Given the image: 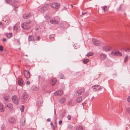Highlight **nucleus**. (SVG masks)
Masks as SVG:
<instances>
[{"mask_svg":"<svg viewBox=\"0 0 130 130\" xmlns=\"http://www.w3.org/2000/svg\"><path fill=\"white\" fill-rule=\"evenodd\" d=\"M31 23V21L28 20L26 22L22 24L21 25V27L22 28L24 29L27 30L29 29L30 26L29 24Z\"/></svg>","mask_w":130,"mask_h":130,"instance_id":"f257e3e1","label":"nucleus"},{"mask_svg":"<svg viewBox=\"0 0 130 130\" xmlns=\"http://www.w3.org/2000/svg\"><path fill=\"white\" fill-rule=\"evenodd\" d=\"M28 95L26 92H24L23 94L22 98L21 101L22 102H24L27 100L28 98Z\"/></svg>","mask_w":130,"mask_h":130,"instance_id":"f03ea898","label":"nucleus"},{"mask_svg":"<svg viewBox=\"0 0 130 130\" xmlns=\"http://www.w3.org/2000/svg\"><path fill=\"white\" fill-rule=\"evenodd\" d=\"M12 101L15 104H17L19 102L18 98L16 95L13 96L12 97Z\"/></svg>","mask_w":130,"mask_h":130,"instance_id":"7ed1b4c3","label":"nucleus"},{"mask_svg":"<svg viewBox=\"0 0 130 130\" xmlns=\"http://www.w3.org/2000/svg\"><path fill=\"white\" fill-rule=\"evenodd\" d=\"M60 4L58 3H53L51 4V6L53 8L58 9L59 7Z\"/></svg>","mask_w":130,"mask_h":130,"instance_id":"20e7f679","label":"nucleus"},{"mask_svg":"<svg viewBox=\"0 0 130 130\" xmlns=\"http://www.w3.org/2000/svg\"><path fill=\"white\" fill-rule=\"evenodd\" d=\"M57 79L55 78H52L50 81V84L52 86L54 85L56 83Z\"/></svg>","mask_w":130,"mask_h":130,"instance_id":"39448f33","label":"nucleus"},{"mask_svg":"<svg viewBox=\"0 0 130 130\" xmlns=\"http://www.w3.org/2000/svg\"><path fill=\"white\" fill-rule=\"evenodd\" d=\"M25 118L24 117H22L20 120V125H21L24 126L25 124Z\"/></svg>","mask_w":130,"mask_h":130,"instance_id":"423d86ee","label":"nucleus"},{"mask_svg":"<svg viewBox=\"0 0 130 130\" xmlns=\"http://www.w3.org/2000/svg\"><path fill=\"white\" fill-rule=\"evenodd\" d=\"M50 23L53 24H56L58 23L59 22V20H56L55 19H51L50 20Z\"/></svg>","mask_w":130,"mask_h":130,"instance_id":"0eeeda50","label":"nucleus"},{"mask_svg":"<svg viewBox=\"0 0 130 130\" xmlns=\"http://www.w3.org/2000/svg\"><path fill=\"white\" fill-rule=\"evenodd\" d=\"M92 41L94 44L96 46H99L100 44V42L99 41L95 39H92Z\"/></svg>","mask_w":130,"mask_h":130,"instance_id":"6e6552de","label":"nucleus"},{"mask_svg":"<svg viewBox=\"0 0 130 130\" xmlns=\"http://www.w3.org/2000/svg\"><path fill=\"white\" fill-rule=\"evenodd\" d=\"M84 91V89H80L78 90L75 93V95L77 96H78L81 94Z\"/></svg>","mask_w":130,"mask_h":130,"instance_id":"1a4fd4ad","label":"nucleus"},{"mask_svg":"<svg viewBox=\"0 0 130 130\" xmlns=\"http://www.w3.org/2000/svg\"><path fill=\"white\" fill-rule=\"evenodd\" d=\"M5 1L7 3L10 5H14V3H16L17 2L14 0H5Z\"/></svg>","mask_w":130,"mask_h":130,"instance_id":"9d476101","label":"nucleus"},{"mask_svg":"<svg viewBox=\"0 0 130 130\" xmlns=\"http://www.w3.org/2000/svg\"><path fill=\"white\" fill-rule=\"evenodd\" d=\"M63 92L62 90H60L55 92L54 94L55 96L61 95L63 94Z\"/></svg>","mask_w":130,"mask_h":130,"instance_id":"9b49d317","label":"nucleus"},{"mask_svg":"<svg viewBox=\"0 0 130 130\" xmlns=\"http://www.w3.org/2000/svg\"><path fill=\"white\" fill-rule=\"evenodd\" d=\"M111 54L112 55H114V56H120L122 55L121 53L119 52L118 51H112L111 53Z\"/></svg>","mask_w":130,"mask_h":130,"instance_id":"f8f14e48","label":"nucleus"},{"mask_svg":"<svg viewBox=\"0 0 130 130\" xmlns=\"http://www.w3.org/2000/svg\"><path fill=\"white\" fill-rule=\"evenodd\" d=\"M8 121L10 123L13 124L16 122V121L14 118H10L8 119Z\"/></svg>","mask_w":130,"mask_h":130,"instance_id":"ddd939ff","label":"nucleus"},{"mask_svg":"<svg viewBox=\"0 0 130 130\" xmlns=\"http://www.w3.org/2000/svg\"><path fill=\"white\" fill-rule=\"evenodd\" d=\"M100 58L101 60H104L106 59L107 58L106 55L104 54H102L100 55Z\"/></svg>","mask_w":130,"mask_h":130,"instance_id":"4468645a","label":"nucleus"},{"mask_svg":"<svg viewBox=\"0 0 130 130\" xmlns=\"http://www.w3.org/2000/svg\"><path fill=\"white\" fill-rule=\"evenodd\" d=\"M92 88L98 90H100L102 89L101 87L99 85H95L92 86Z\"/></svg>","mask_w":130,"mask_h":130,"instance_id":"2eb2a0df","label":"nucleus"},{"mask_svg":"<svg viewBox=\"0 0 130 130\" xmlns=\"http://www.w3.org/2000/svg\"><path fill=\"white\" fill-rule=\"evenodd\" d=\"M28 40L29 41H35V40L34 38V36L32 35H31L28 37Z\"/></svg>","mask_w":130,"mask_h":130,"instance_id":"dca6fc26","label":"nucleus"},{"mask_svg":"<svg viewBox=\"0 0 130 130\" xmlns=\"http://www.w3.org/2000/svg\"><path fill=\"white\" fill-rule=\"evenodd\" d=\"M31 14L30 13H28L25 14L23 15V17L24 19H26L28 18L30 16Z\"/></svg>","mask_w":130,"mask_h":130,"instance_id":"f3484780","label":"nucleus"},{"mask_svg":"<svg viewBox=\"0 0 130 130\" xmlns=\"http://www.w3.org/2000/svg\"><path fill=\"white\" fill-rule=\"evenodd\" d=\"M23 79L21 78H20L18 81L19 85L20 86H22L23 84Z\"/></svg>","mask_w":130,"mask_h":130,"instance_id":"a211bd4d","label":"nucleus"},{"mask_svg":"<svg viewBox=\"0 0 130 130\" xmlns=\"http://www.w3.org/2000/svg\"><path fill=\"white\" fill-rule=\"evenodd\" d=\"M5 110V109L3 107V104L0 103V111L1 112H4Z\"/></svg>","mask_w":130,"mask_h":130,"instance_id":"6ab92c4d","label":"nucleus"},{"mask_svg":"<svg viewBox=\"0 0 130 130\" xmlns=\"http://www.w3.org/2000/svg\"><path fill=\"white\" fill-rule=\"evenodd\" d=\"M6 107H8L10 110H11L13 108V105L12 104L9 103L7 105Z\"/></svg>","mask_w":130,"mask_h":130,"instance_id":"aec40b11","label":"nucleus"},{"mask_svg":"<svg viewBox=\"0 0 130 130\" xmlns=\"http://www.w3.org/2000/svg\"><path fill=\"white\" fill-rule=\"evenodd\" d=\"M49 6V4H47L45 5L44 6L42 7H43L44 10L45 11L48 8Z\"/></svg>","mask_w":130,"mask_h":130,"instance_id":"412c9836","label":"nucleus"},{"mask_svg":"<svg viewBox=\"0 0 130 130\" xmlns=\"http://www.w3.org/2000/svg\"><path fill=\"white\" fill-rule=\"evenodd\" d=\"M66 101L65 98H64L63 97L61 98L59 101V102L60 103H64Z\"/></svg>","mask_w":130,"mask_h":130,"instance_id":"4be33fe9","label":"nucleus"},{"mask_svg":"<svg viewBox=\"0 0 130 130\" xmlns=\"http://www.w3.org/2000/svg\"><path fill=\"white\" fill-rule=\"evenodd\" d=\"M82 101V99L81 97H79L76 100V102L77 103H79Z\"/></svg>","mask_w":130,"mask_h":130,"instance_id":"5701e85b","label":"nucleus"},{"mask_svg":"<svg viewBox=\"0 0 130 130\" xmlns=\"http://www.w3.org/2000/svg\"><path fill=\"white\" fill-rule=\"evenodd\" d=\"M12 33H7L6 35L7 38H10L12 36Z\"/></svg>","mask_w":130,"mask_h":130,"instance_id":"b1692460","label":"nucleus"},{"mask_svg":"<svg viewBox=\"0 0 130 130\" xmlns=\"http://www.w3.org/2000/svg\"><path fill=\"white\" fill-rule=\"evenodd\" d=\"M103 50L106 51H107L109 50V47L108 46H105L103 47Z\"/></svg>","mask_w":130,"mask_h":130,"instance_id":"393cba45","label":"nucleus"},{"mask_svg":"<svg viewBox=\"0 0 130 130\" xmlns=\"http://www.w3.org/2000/svg\"><path fill=\"white\" fill-rule=\"evenodd\" d=\"M107 7L106 6H104L103 7V10H104V12L107 11L108 10L107 9Z\"/></svg>","mask_w":130,"mask_h":130,"instance_id":"a878e982","label":"nucleus"},{"mask_svg":"<svg viewBox=\"0 0 130 130\" xmlns=\"http://www.w3.org/2000/svg\"><path fill=\"white\" fill-rule=\"evenodd\" d=\"M30 74H24L25 77L26 78H29L30 76Z\"/></svg>","mask_w":130,"mask_h":130,"instance_id":"bb28decb","label":"nucleus"},{"mask_svg":"<svg viewBox=\"0 0 130 130\" xmlns=\"http://www.w3.org/2000/svg\"><path fill=\"white\" fill-rule=\"evenodd\" d=\"M76 130H83V128L80 126H78L76 128Z\"/></svg>","mask_w":130,"mask_h":130,"instance_id":"cd10ccee","label":"nucleus"},{"mask_svg":"<svg viewBox=\"0 0 130 130\" xmlns=\"http://www.w3.org/2000/svg\"><path fill=\"white\" fill-rule=\"evenodd\" d=\"M5 22L7 24H9L10 23L11 21L9 19H7L5 20Z\"/></svg>","mask_w":130,"mask_h":130,"instance_id":"c85d7f7f","label":"nucleus"},{"mask_svg":"<svg viewBox=\"0 0 130 130\" xmlns=\"http://www.w3.org/2000/svg\"><path fill=\"white\" fill-rule=\"evenodd\" d=\"M94 54L93 52H89L87 54V56L88 57H89L91 56H92Z\"/></svg>","mask_w":130,"mask_h":130,"instance_id":"c756f323","label":"nucleus"},{"mask_svg":"<svg viewBox=\"0 0 130 130\" xmlns=\"http://www.w3.org/2000/svg\"><path fill=\"white\" fill-rule=\"evenodd\" d=\"M32 88L33 90H34L35 91H38V89H39L38 88L36 87L35 86H34Z\"/></svg>","mask_w":130,"mask_h":130,"instance_id":"7c9ffc66","label":"nucleus"},{"mask_svg":"<svg viewBox=\"0 0 130 130\" xmlns=\"http://www.w3.org/2000/svg\"><path fill=\"white\" fill-rule=\"evenodd\" d=\"M39 11L41 12H43L45 11L42 7L39 10Z\"/></svg>","mask_w":130,"mask_h":130,"instance_id":"2f4dec72","label":"nucleus"},{"mask_svg":"<svg viewBox=\"0 0 130 130\" xmlns=\"http://www.w3.org/2000/svg\"><path fill=\"white\" fill-rule=\"evenodd\" d=\"M73 127V126L71 124H70L69 125L68 128L70 130H71L72 129Z\"/></svg>","mask_w":130,"mask_h":130,"instance_id":"473e14b6","label":"nucleus"},{"mask_svg":"<svg viewBox=\"0 0 130 130\" xmlns=\"http://www.w3.org/2000/svg\"><path fill=\"white\" fill-rule=\"evenodd\" d=\"M128 60V56L127 55L126 56L125 58V59L124 60V63H125L126 61Z\"/></svg>","mask_w":130,"mask_h":130,"instance_id":"72a5a7b5","label":"nucleus"},{"mask_svg":"<svg viewBox=\"0 0 130 130\" xmlns=\"http://www.w3.org/2000/svg\"><path fill=\"white\" fill-rule=\"evenodd\" d=\"M24 106L23 105H22L20 107V110L22 112H23V110L24 108Z\"/></svg>","mask_w":130,"mask_h":130,"instance_id":"f704fd0d","label":"nucleus"},{"mask_svg":"<svg viewBox=\"0 0 130 130\" xmlns=\"http://www.w3.org/2000/svg\"><path fill=\"white\" fill-rule=\"evenodd\" d=\"M89 61V60L88 59H85L83 61V62L86 63H87Z\"/></svg>","mask_w":130,"mask_h":130,"instance_id":"c9c22d12","label":"nucleus"},{"mask_svg":"<svg viewBox=\"0 0 130 130\" xmlns=\"http://www.w3.org/2000/svg\"><path fill=\"white\" fill-rule=\"evenodd\" d=\"M18 27L16 25L14 26L13 27L14 29L15 30H17L18 29Z\"/></svg>","mask_w":130,"mask_h":130,"instance_id":"e433bc0d","label":"nucleus"},{"mask_svg":"<svg viewBox=\"0 0 130 130\" xmlns=\"http://www.w3.org/2000/svg\"><path fill=\"white\" fill-rule=\"evenodd\" d=\"M29 72L28 70H25L24 71V73H29Z\"/></svg>","mask_w":130,"mask_h":130,"instance_id":"4c0bfd02","label":"nucleus"},{"mask_svg":"<svg viewBox=\"0 0 130 130\" xmlns=\"http://www.w3.org/2000/svg\"><path fill=\"white\" fill-rule=\"evenodd\" d=\"M126 110L129 113H130V108L128 107L126 108Z\"/></svg>","mask_w":130,"mask_h":130,"instance_id":"58836bf2","label":"nucleus"},{"mask_svg":"<svg viewBox=\"0 0 130 130\" xmlns=\"http://www.w3.org/2000/svg\"><path fill=\"white\" fill-rule=\"evenodd\" d=\"M68 104L69 106H71L72 105V101L71 100L69 101L68 102Z\"/></svg>","mask_w":130,"mask_h":130,"instance_id":"ea45409f","label":"nucleus"},{"mask_svg":"<svg viewBox=\"0 0 130 130\" xmlns=\"http://www.w3.org/2000/svg\"><path fill=\"white\" fill-rule=\"evenodd\" d=\"M67 118L69 120H71V117L70 115H68L67 117Z\"/></svg>","mask_w":130,"mask_h":130,"instance_id":"a19ab883","label":"nucleus"},{"mask_svg":"<svg viewBox=\"0 0 130 130\" xmlns=\"http://www.w3.org/2000/svg\"><path fill=\"white\" fill-rule=\"evenodd\" d=\"M3 50V47L2 46H0V50L2 51Z\"/></svg>","mask_w":130,"mask_h":130,"instance_id":"79ce46f5","label":"nucleus"},{"mask_svg":"<svg viewBox=\"0 0 130 130\" xmlns=\"http://www.w3.org/2000/svg\"><path fill=\"white\" fill-rule=\"evenodd\" d=\"M122 8V6L120 5L119 7V8L117 10L118 11H119L121 10Z\"/></svg>","mask_w":130,"mask_h":130,"instance_id":"37998d69","label":"nucleus"},{"mask_svg":"<svg viewBox=\"0 0 130 130\" xmlns=\"http://www.w3.org/2000/svg\"><path fill=\"white\" fill-rule=\"evenodd\" d=\"M54 36H53L50 35L49 36V38L50 39H54Z\"/></svg>","mask_w":130,"mask_h":130,"instance_id":"c03bdc74","label":"nucleus"},{"mask_svg":"<svg viewBox=\"0 0 130 130\" xmlns=\"http://www.w3.org/2000/svg\"><path fill=\"white\" fill-rule=\"evenodd\" d=\"M62 120H60L59 122V124L60 125L62 124Z\"/></svg>","mask_w":130,"mask_h":130,"instance_id":"a18cd8bd","label":"nucleus"},{"mask_svg":"<svg viewBox=\"0 0 130 130\" xmlns=\"http://www.w3.org/2000/svg\"><path fill=\"white\" fill-rule=\"evenodd\" d=\"M30 84V82L29 81H27L26 83V85H29Z\"/></svg>","mask_w":130,"mask_h":130,"instance_id":"49530a36","label":"nucleus"},{"mask_svg":"<svg viewBox=\"0 0 130 130\" xmlns=\"http://www.w3.org/2000/svg\"><path fill=\"white\" fill-rule=\"evenodd\" d=\"M127 101L130 102V96L128 97L127 99Z\"/></svg>","mask_w":130,"mask_h":130,"instance_id":"de8ad7c7","label":"nucleus"},{"mask_svg":"<svg viewBox=\"0 0 130 130\" xmlns=\"http://www.w3.org/2000/svg\"><path fill=\"white\" fill-rule=\"evenodd\" d=\"M6 39L5 38H4L2 39V41L3 42H5L6 41Z\"/></svg>","mask_w":130,"mask_h":130,"instance_id":"09e8293b","label":"nucleus"},{"mask_svg":"<svg viewBox=\"0 0 130 130\" xmlns=\"http://www.w3.org/2000/svg\"><path fill=\"white\" fill-rule=\"evenodd\" d=\"M37 41H39L40 40V37L39 36L37 37Z\"/></svg>","mask_w":130,"mask_h":130,"instance_id":"8fccbe9b","label":"nucleus"},{"mask_svg":"<svg viewBox=\"0 0 130 130\" xmlns=\"http://www.w3.org/2000/svg\"><path fill=\"white\" fill-rule=\"evenodd\" d=\"M62 76H60V78L61 79H63V78H64V76H62Z\"/></svg>","mask_w":130,"mask_h":130,"instance_id":"3c124183","label":"nucleus"},{"mask_svg":"<svg viewBox=\"0 0 130 130\" xmlns=\"http://www.w3.org/2000/svg\"><path fill=\"white\" fill-rule=\"evenodd\" d=\"M47 120L48 122H50L51 121V119L50 118H48V119H47Z\"/></svg>","mask_w":130,"mask_h":130,"instance_id":"603ef678","label":"nucleus"},{"mask_svg":"<svg viewBox=\"0 0 130 130\" xmlns=\"http://www.w3.org/2000/svg\"><path fill=\"white\" fill-rule=\"evenodd\" d=\"M4 99L5 101H7L8 100V99L7 98H4Z\"/></svg>","mask_w":130,"mask_h":130,"instance_id":"864d4df0","label":"nucleus"},{"mask_svg":"<svg viewBox=\"0 0 130 130\" xmlns=\"http://www.w3.org/2000/svg\"><path fill=\"white\" fill-rule=\"evenodd\" d=\"M86 13V12L84 13V12H82V15H84V14H85Z\"/></svg>","mask_w":130,"mask_h":130,"instance_id":"5fc2aeb1","label":"nucleus"},{"mask_svg":"<svg viewBox=\"0 0 130 130\" xmlns=\"http://www.w3.org/2000/svg\"><path fill=\"white\" fill-rule=\"evenodd\" d=\"M127 50H128V52H130V48H127Z\"/></svg>","mask_w":130,"mask_h":130,"instance_id":"6e6d98bb","label":"nucleus"},{"mask_svg":"<svg viewBox=\"0 0 130 130\" xmlns=\"http://www.w3.org/2000/svg\"><path fill=\"white\" fill-rule=\"evenodd\" d=\"M39 29L38 28H35V30H37Z\"/></svg>","mask_w":130,"mask_h":130,"instance_id":"4d7b16f0","label":"nucleus"},{"mask_svg":"<svg viewBox=\"0 0 130 130\" xmlns=\"http://www.w3.org/2000/svg\"><path fill=\"white\" fill-rule=\"evenodd\" d=\"M51 125L52 126H53L54 127V126L53 125V123H51Z\"/></svg>","mask_w":130,"mask_h":130,"instance_id":"13d9d810","label":"nucleus"},{"mask_svg":"<svg viewBox=\"0 0 130 130\" xmlns=\"http://www.w3.org/2000/svg\"><path fill=\"white\" fill-rule=\"evenodd\" d=\"M125 51L126 52H127V51H128V50H127V48L125 50Z\"/></svg>","mask_w":130,"mask_h":130,"instance_id":"bf43d9fd","label":"nucleus"},{"mask_svg":"<svg viewBox=\"0 0 130 130\" xmlns=\"http://www.w3.org/2000/svg\"><path fill=\"white\" fill-rule=\"evenodd\" d=\"M2 24V23L1 22H0V25H1Z\"/></svg>","mask_w":130,"mask_h":130,"instance_id":"052dcab7","label":"nucleus"},{"mask_svg":"<svg viewBox=\"0 0 130 130\" xmlns=\"http://www.w3.org/2000/svg\"><path fill=\"white\" fill-rule=\"evenodd\" d=\"M26 56H27V55H25Z\"/></svg>","mask_w":130,"mask_h":130,"instance_id":"680f3d73","label":"nucleus"},{"mask_svg":"<svg viewBox=\"0 0 130 130\" xmlns=\"http://www.w3.org/2000/svg\"><path fill=\"white\" fill-rule=\"evenodd\" d=\"M54 129H55V128H54L53 130H54Z\"/></svg>","mask_w":130,"mask_h":130,"instance_id":"e2e57ef3","label":"nucleus"},{"mask_svg":"<svg viewBox=\"0 0 130 130\" xmlns=\"http://www.w3.org/2000/svg\"><path fill=\"white\" fill-rule=\"evenodd\" d=\"M71 6H72H72H72V5H71Z\"/></svg>","mask_w":130,"mask_h":130,"instance_id":"0e129e2a","label":"nucleus"},{"mask_svg":"<svg viewBox=\"0 0 130 130\" xmlns=\"http://www.w3.org/2000/svg\"><path fill=\"white\" fill-rule=\"evenodd\" d=\"M16 7V8L18 7Z\"/></svg>","mask_w":130,"mask_h":130,"instance_id":"69168bd1","label":"nucleus"}]
</instances>
